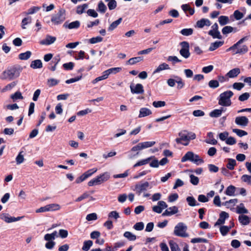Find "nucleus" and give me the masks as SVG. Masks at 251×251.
Masks as SVG:
<instances>
[{"label": "nucleus", "instance_id": "nucleus-1", "mask_svg": "<svg viewBox=\"0 0 251 251\" xmlns=\"http://www.w3.org/2000/svg\"><path fill=\"white\" fill-rule=\"evenodd\" d=\"M22 71V69L20 67H12L2 72L0 76V78L2 80H12L19 76Z\"/></svg>", "mask_w": 251, "mask_h": 251}, {"label": "nucleus", "instance_id": "nucleus-2", "mask_svg": "<svg viewBox=\"0 0 251 251\" xmlns=\"http://www.w3.org/2000/svg\"><path fill=\"white\" fill-rule=\"evenodd\" d=\"M178 136L179 137L176 139V142L184 146H187L190 140L195 139L196 137L194 133L188 132L186 133L185 131L180 132L178 133Z\"/></svg>", "mask_w": 251, "mask_h": 251}, {"label": "nucleus", "instance_id": "nucleus-3", "mask_svg": "<svg viewBox=\"0 0 251 251\" xmlns=\"http://www.w3.org/2000/svg\"><path fill=\"white\" fill-rule=\"evenodd\" d=\"M233 96V93L230 90L221 93L218 98V104L222 106H229L231 105L230 98Z\"/></svg>", "mask_w": 251, "mask_h": 251}, {"label": "nucleus", "instance_id": "nucleus-4", "mask_svg": "<svg viewBox=\"0 0 251 251\" xmlns=\"http://www.w3.org/2000/svg\"><path fill=\"white\" fill-rule=\"evenodd\" d=\"M187 161H189L197 165L202 164L204 162L203 160L199 155L191 151L187 152L181 160V162H185Z\"/></svg>", "mask_w": 251, "mask_h": 251}, {"label": "nucleus", "instance_id": "nucleus-5", "mask_svg": "<svg viewBox=\"0 0 251 251\" xmlns=\"http://www.w3.org/2000/svg\"><path fill=\"white\" fill-rule=\"evenodd\" d=\"M109 177L110 176L109 173L107 172H105L90 180L88 183V185L89 186H93L94 185L100 184L103 182L107 181L109 178Z\"/></svg>", "mask_w": 251, "mask_h": 251}, {"label": "nucleus", "instance_id": "nucleus-6", "mask_svg": "<svg viewBox=\"0 0 251 251\" xmlns=\"http://www.w3.org/2000/svg\"><path fill=\"white\" fill-rule=\"evenodd\" d=\"M65 19V10L60 9L57 13L52 15L51 21L54 25H58L62 24Z\"/></svg>", "mask_w": 251, "mask_h": 251}, {"label": "nucleus", "instance_id": "nucleus-7", "mask_svg": "<svg viewBox=\"0 0 251 251\" xmlns=\"http://www.w3.org/2000/svg\"><path fill=\"white\" fill-rule=\"evenodd\" d=\"M187 226L183 223H179L175 227L174 234L180 237H186L188 236V234L186 232Z\"/></svg>", "mask_w": 251, "mask_h": 251}, {"label": "nucleus", "instance_id": "nucleus-8", "mask_svg": "<svg viewBox=\"0 0 251 251\" xmlns=\"http://www.w3.org/2000/svg\"><path fill=\"white\" fill-rule=\"evenodd\" d=\"M23 218V216L17 217H12L9 214L5 213H1L0 215V219L4 221L6 223L17 222L21 220Z\"/></svg>", "mask_w": 251, "mask_h": 251}, {"label": "nucleus", "instance_id": "nucleus-9", "mask_svg": "<svg viewBox=\"0 0 251 251\" xmlns=\"http://www.w3.org/2000/svg\"><path fill=\"white\" fill-rule=\"evenodd\" d=\"M181 49L179 51L180 55L185 58H188L190 55L189 44L186 41L182 42L180 43Z\"/></svg>", "mask_w": 251, "mask_h": 251}, {"label": "nucleus", "instance_id": "nucleus-10", "mask_svg": "<svg viewBox=\"0 0 251 251\" xmlns=\"http://www.w3.org/2000/svg\"><path fill=\"white\" fill-rule=\"evenodd\" d=\"M149 187L150 184L148 182H140L135 185L134 190L138 195H140L142 192L147 191Z\"/></svg>", "mask_w": 251, "mask_h": 251}, {"label": "nucleus", "instance_id": "nucleus-11", "mask_svg": "<svg viewBox=\"0 0 251 251\" xmlns=\"http://www.w3.org/2000/svg\"><path fill=\"white\" fill-rule=\"evenodd\" d=\"M211 29L208 31V34L211 36L213 38L221 39L222 38L220 31L218 30V25L215 23L212 26Z\"/></svg>", "mask_w": 251, "mask_h": 251}, {"label": "nucleus", "instance_id": "nucleus-12", "mask_svg": "<svg viewBox=\"0 0 251 251\" xmlns=\"http://www.w3.org/2000/svg\"><path fill=\"white\" fill-rule=\"evenodd\" d=\"M130 88L132 94H141L144 92L143 86L140 83L136 85L131 84L130 86Z\"/></svg>", "mask_w": 251, "mask_h": 251}, {"label": "nucleus", "instance_id": "nucleus-13", "mask_svg": "<svg viewBox=\"0 0 251 251\" xmlns=\"http://www.w3.org/2000/svg\"><path fill=\"white\" fill-rule=\"evenodd\" d=\"M249 122V119L245 116H238L235 119V124L242 127L247 126Z\"/></svg>", "mask_w": 251, "mask_h": 251}, {"label": "nucleus", "instance_id": "nucleus-14", "mask_svg": "<svg viewBox=\"0 0 251 251\" xmlns=\"http://www.w3.org/2000/svg\"><path fill=\"white\" fill-rule=\"evenodd\" d=\"M211 24V22L208 19L202 18L197 22L196 26L201 28L204 26H209Z\"/></svg>", "mask_w": 251, "mask_h": 251}, {"label": "nucleus", "instance_id": "nucleus-15", "mask_svg": "<svg viewBox=\"0 0 251 251\" xmlns=\"http://www.w3.org/2000/svg\"><path fill=\"white\" fill-rule=\"evenodd\" d=\"M178 210L177 207L176 206L170 207L167 208L164 213L162 214V215L164 216H171L175 214H176L178 212Z\"/></svg>", "mask_w": 251, "mask_h": 251}, {"label": "nucleus", "instance_id": "nucleus-16", "mask_svg": "<svg viewBox=\"0 0 251 251\" xmlns=\"http://www.w3.org/2000/svg\"><path fill=\"white\" fill-rule=\"evenodd\" d=\"M228 214L226 212H222L220 214V217L215 224V226L221 225L225 223V220L228 217Z\"/></svg>", "mask_w": 251, "mask_h": 251}, {"label": "nucleus", "instance_id": "nucleus-17", "mask_svg": "<svg viewBox=\"0 0 251 251\" xmlns=\"http://www.w3.org/2000/svg\"><path fill=\"white\" fill-rule=\"evenodd\" d=\"M80 22L78 21H75L69 24L67 22H65L63 25V26L65 28L72 29L78 28L80 26Z\"/></svg>", "mask_w": 251, "mask_h": 251}, {"label": "nucleus", "instance_id": "nucleus-18", "mask_svg": "<svg viewBox=\"0 0 251 251\" xmlns=\"http://www.w3.org/2000/svg\"><path fill=\"white\" fill-rule=\"evenodd\" d=\"M152 114L151 111L146 107H142L140 109L138 117L139 118L149 116Z\"/></svg>", "mask_w": 251, "mask_h": 251}, {"label": "nucleus", "instance_id": "nucleus-19", "mask_svg": "<svg viewBox=\"0 0 251 251\" xmlns=\"http://www.w3.org/2000/svg\"><path fill=\"white\" fill-rule=\"evenodd\" d=\"M56 40V38L50 35H47L46 38L40 42L42 45H50L53 43Z\"/></svg>", "mask_w": 251, "mask_h": 251}, {"label": "nucleus", "instance_id": "nucleus-20", "mask_svg": "<svg viewBox=\"0 0 251 251\" xmlns=\"http://www.w3.org/2000/svg\"><path fill=\"white\" fill-rule=\"evenodd\" d=\"M238 220L240 223L243 226H246L250 223V218L245 215H240L238 217Z\"/></svg>", "mask_w": 251, "mask_h": 251}, {"label": "nucleus", "instance_id": "nucleus-21", "mask_svg": "<svg viewBox=\"0 0 251 251\" xmlns=\"http://www.w3.org/2000/svg\"><path fill=\"white\" fill-rule=\"evenodd\" d=\"M236 212L237 213L241 215H244V214H248L249 213L248 209L245 208L244 204L242 203H241L236 206Z\"/></svg>", "mask_w": 251, "mask_h": 251}, {"label": "nucleus", "instance_id": "nucleus-22", "mask_svg": "<svg viewBox=\"0 0 251 251\" xmlns=\"http://www.w3.org/2000/svg\"><path fill=\"white\" fill-rule=\"evenodd\" d=\"M240 73V70L239 68H236L230 70L226 74V76L229 78H234L238 76Z\"/></svg>", "mask_w": 251, "mask_h": 251}, {"label": "nucleus", "instance_id": "nucleus-23", "mask_svg": "<svg viewBox=\"0 0 251 251\" xmlns=\"http://www.w3.org/2000/svg\"><path fill=\"white\" fill-rule=\"evenodd\" d=\"M58 237V232L54 231L52 233H47L44 236V239L47 241H53L56 238Z\"/></svg>", "mask_w": 251, "mask_h": 251}, {"label": "nucleus", "instance_id": "nucleus-24", "mask_svg": "<svg viewBox=\"0 0 251 251\" xmlns=\"http://www.w3.org/2000/svg\"><path fill=\"white\" fill-rule=\"evenodd\" d=\"M181 8L186 15L187 11L189 12L190 15H193L195 13V9L191 8L188 4L181 5Z\"/></svg>", "mask_w": 251, "mask_h": 251}, {"label": "nucleus", "instance_id": "nucleus-25", "mask_svg": "<svg viewBox=\"0 0 251 251\" xmlns=\"http://www.w3.org/2000/svg\"><path fill=\"white\" fill-rule=\"evenodd\" d=\"M122 21L123 19L122 18H120L117 20L112 22L108 27V30L112 31L114 30L122 23Z\"/></svg>", "mask_w": 251, "mask_h": 251}, {"label": "nucleus", "instance_id": "nucleus-26", "mask_svg": "<svg viewBox=\"0 0 251 251\" xmlns=\"http://www.w3.org/2000/svg\"><path fill=\"white\" fill-rule=\"evenodd\" d=\"M248 38L247 36L244 37L242 38H241L240 40H239L236 43L234 44L233 46L229 48L226 50L227 51H230V50H234L236 49L237 48L238 46L243 43L244 42L248 40Z\"/></svg>", "mask_w": 251, "mask_h": 251}, {"label": "nucleus", "instance_id": "nucleus-27", "mask_svg": "<svg viewBox=\"0 0 251 251\" xmlns=\"http://www.w3.org/2000/svg\"><path fill=\"white\" fill-rule=\"evenodd\" d=\"M169 69H170V67H169V65L165 63H163L160 64L157 67V68L154 70V71L153 72V74H155L156 73H158L162 71L165 70H169Z\"/></svg>", "mask_w": 251, "mask_h": 251}, {"label": "nucleus", "instance_id": "nucleus-28", "mask_svg": "<svg viewBox=\"0 0 251 251\" xmlns=\"http://www.w3.org/2000/svg\"><path fill=\"white\" fill-rule=\"evenodd\" d=\"M248 50V47L246 45H243L233 51H234V54H244L246 53Z\"/></svg>", "mask_w": 251, "mask_h": 251}, {"label": "nucleus", "instance_id": "nucleus-29", "mask_svg": "<svg viewBox=\"0 0 251 251\" xmlns=\"http://www.w3.org/2000/svg\"><path fill=\"white\" fill-rule=\"evenodd\" d=\"M153 158H154V156H151L147 158L140 160L138 162H137L136 164H135L133 167H137L138 166L147 164Z\"/></svg>", "mask_w": 251, "mask_h": 251}, {"label": "nucleus", "instance_id": "nucleus-30", "mask_svg": "<svg viewBox=\"0 0 251 251\" xmlns=\"http://www.w3.org/2000/svg\"><path fill=\"white\" fill-rule=\"evenodd\" d=\"M224 44V42L222 41H216L211 44L209 50L210 51H214L220 47L222 46Z\"/></svg>", "mask_w": 251, "mask_h": 251}, {"label": "nucleus", "instance_id": "nucleus-31", "mask_svg": "<svg viewBox=\"0 0 251 251\" xmlns=\"http://www.w3.org/2000/svg\"><path fill=\"white\" fill-rule=\"evenodd\" d=\"M186 201L190 206H199L200 204L197 202L195 199L192 196H189L186 198Z\"/></svg>", "mask_w": 251, "mask_h": 251}, {"label": "nucleus", "instance_id": "nucleus-32", "mask_svg": "<svg viewBox=\"0 0 251 251\" xmlns=\"http://www.w3.org/2000/svg\"><path fill=\"white\" fill-rule=\"evenodd\" d=\"M207 136L209 139L205 140L206 143L211 145H216L217 143V141L213 138V134L212 132H208L207 133Z\"/></svg>", "mask_w": 251, "mask_h": 251}, {"label": "nucleus", "instance_id": "nucleus-33", "mask_svg": "<svg viewBox=\"0 0 251 251\" xmlns=\"http://www.w3.org/2000/svg\"><path fill=\"white\" fill-rule=\"evenodd\" d=\"M233 226H234L233 223H232L231 224V225L229 226H221L220 229V232L223 236H225L227 234V233L229 230V229Z\"/></svg>", "mask_w": 251, "mask_h": 251}, {"label": "nucleus", "instance_id": "nucleus-34", "mask_svg": "<svg viewBox=\"0 0 251 251\" xmlns=\"http://www.w3.org/2000/svg\"><path fill=\"white\" fill-rule=\"evenodd\" d=\"M143 60V57L142 56H138V57H133L130 59H129L127 62V64L129 65H134L136 64V63L139 62Z\"/></svg>", "mask_w": 251, "mask_h": 251}, {"label": "nucleus", "instance_id": "nucleus-35", "mask_svg": "<svg viewBox=\"0 0 251 251\" xmlns=\"http://www.w3.org/2000/svg\"><path fill=\"white\" fill-rule=\"evenodd\" d=\"M31 55L30 51H26L25 52L21 53L19 54V58L22 60H25L29 59Z\"/></svg>", "mask_w": 251, "mask_h": 251}, {"label": "nucleus", "instance_id": "nucleus-36", "mask_svg": "<svg viewBox=\"0 0 251 251\" xmlns=\"http://www.w3.org/2000/svg\"><path fill=\"white\" fill-rule=\"evenodd\" d=\"M40 9V7L33 6L27 10V11L25 12L24 14L25 15H32L37 12Z\"/></svg>", "mask_w": 251, "mask_h": 251}, {"label": "nucleus", "instance_id": "nucleus-37", "mask_svg": "<svg viewBox=\"0 0 251 251\" xmlns=\"http://www.w3.org/2000/svg\"><path fill=\"white\" fill-rule=\"evenodd\" d=\"M30 67L33 69H39L42 67V63L40 60L37 59L32 61Z\"/></svg>", "mask_w": 251, "mask_h": 251}, {"label": "nucleus", "instance_id": "nucleus-38", "mask_svg": "<svg viewBox=\"0 0 251 251\" xmlns=\"http://www.w3.org/2000/svg\"><path fill=\"white\" fill-rule=\"evenodd\" d=\"M124 236L130 241H135L137 238L135 235L129 231H126L124 234Z\"/></svg>", "mask_w": 251, "mask_h": 251}, {"label": "nucleus", "instance_id": "nucleus-39", "mask_svg": "<svg viewBox=\"0 0 251 251\" xmlns=\"http://www.w3.org/2000/svg\"><path fill=\"white\" fill-rule=\"evenodd\" d=\"M32 18L31 17H27L24 18L21 23V26L22 28L24 29H26V25L28 24H29L31 23Z\"/></svg>", "mask_w": 251, "mask_h": 251}, {"label": "nucleus", "instance_id": "nucleus-40", "mask_svg": "<svg viewBox=\"0 0 251 251\" xmlns=\"http://www.w3.org/2000/svg\"><path fill=\"white\" fill-rule=\"evenodd\" d=\"M49 211L59 210L61 208L59 204L57 203H51L47 205Z\"/></svg>", "mask_w": 251, "mask_h": 251}, {"label": "nucleus", "instance_id": "nucleus-41", "mask_svg": "<svg viewBox=\"0 0 251 251\" xmlns=\"http://www.w3.org/2000/svg\"><path fill=\"white\" fill-rule=\"evenodd\" d=\"M17 84V82L15 81H13L7 85H6L4 88H3L1 90V92L2 93H4L6 91L11 90L12 88H13Z\"/></svg>", "mask_w": 251, "mask_h": 251}, {"label": "nucleus", "instance_id": "nucleus-42", "mask_svg": "<svg viewBox=\"0 0 251 251\" xmlns=\"http://www.w3.org/2000/svg\"><path fill=\"white\" fill-rule=\"evenodd\" d=\"M107 3V6L109 10H112L117 7V2L115 0H105Z\"/></svg>", "mask_w": 251, "mask_h": 251}, {"label": "nucleus", "instance_id": "nucleus-43", "mask_svg": "<svg viewBox=\"0 0 251 251\" xmlns=\"http://www.w3.org/2000/svg\"><path fill=\"white\" fill-rule=\"evenodd\" d=\"M236 190V188L235 186L233 185L229 186L226 189V194L230 196H232L235 195V192Z\"/></svg>", "mask_w": 251, "mask_h": 251}, {"label": "nucleus", "instance_id": "nucleus-44", "mask_svg": "<svg viewBox=\"0 0 251 251\" xmlns=\"http://www.w3.org/2000/svg\"><path fill=\"white\" fill-rule=\"evenodd\" d=\"M107 10V7L102 1H100L98 5L97 10L101 13H104Z\"/></svg>", "mask_w": 251, "mask_h": 251}, {"label": "nucleus", "instance_id": "nucleus-45", "mask_svg": "<svg viewBox=\"0 0 251 251\" xmlns=\"http://www.w3.org/2000/svg\"><path fill=\"white\" fill-rule=\"evenodd\" d=\"M219 22L221 25H224L229 23V18L226 16H221L219 18Z\"/></svg>", "mask_w": 251, "mask_h": 251}, {"label": "nucleus", "instance_id": "nucleus-46", "mask_svg": "<svg viewBox=\"0 0 251 251\" xmlns=\"http://www.w3.org/2000/svg\"><path fill=\"white\" fill-rule=\"evenodd\" d=\"M93 245V242L91 240L85 241L83 243L82 249L84 251H88Z\"/></svg>", "mask_w": 251, "mask_h": 251}, {"label": "nucleus", "instance_id": "nucleus-47", "mask_svg": "<svg viewBox=\"0 0 251 251\" xmlns=\"http://www.w3.org/2000/svg\"><path fill=\"white\" fill-rule=\"evenodd\" d=\"M236 165V162L235 159H228V162L226 165V167L230 170H233L234 169V167Z\"/></svg>", "mask_w": 251, "mask_h": 251}, {"label": "nucleus", "instance_id": "nucleus-48", "mask_svg": "<svg viewBox=\"0 0 251 251\" xmlns=\"http://www.w3.org/2000/svg\"><path fill=\"white\" fill-rule=\"evenodd\" d=\"M241 180L247 184L251 185V176L244 175L241 177Z\"/></svg>", "mask_w": 251, "mask_h": 251}, {"label": "nucleus", "instance_id": "nucleus-49", "mask_svg": "<svg viewBox=\"0 0 251 251\" xmlns=\"http://www.w3.org/2000/svg\"><path fill=\"white\" fill-rule=\"evenodd\" d=\"M108 217L109 219H113L116 221L120 218V215L119 213L116 211H112L109 213Z\"/></svg>", "mask_w": 251, "mask_h": 251}, {"label": "nucleus", "instance_id": "nucleus-50", "mask_svg": "<svg viewBox=\"0 0 251 251\" xmlns=\"http://www.w3.org/2000/svg\"><path fill=\"white\" fill-rule=\"evenodd\" d=\"M233 16L236 20H240L244 17V14L238 10H236L234 11Z\"/></svg>", "mask_w": 251, "mask_h": 251}, {"label": "nucleus", "instance_id": "nucleus-51", "mask_svg": "<svg viewBox=\"0 0 251 251\" xmlns=\"http://www.w3.org/2000/svg\"><path fill=\"white\" fill-rule=\"evenodd\" d=\"M142 146L143 149H147L150 147H152L155 144V141H146L144 142H141Z\"/></svg>", "mask_w": 251, "mask_h": 251}, {"label": "nucleus", "instance_id": "nucleus-52", "mask_svg": "<svg viewBox=\"0 0 251 251\" xmlns=\"http://www.w3.org/2000/svg\"><path fill=\"white\" fill-rule=\"evenodd\" d=\"M180 33L184 36H190L193 33L192 28H184L180 31Z\"/></svg>", "mask_w": 251, "mask_h": 251}, {"label": "nucleus", "instance_id": "nucleus-53", "mask_svg": "<svg viewBox=\"0 0 251 251\" xmlns=\"http://www.w3.org/2000/svg\"><path fill=\"white\" fill-rule=\"evenodd\" d=\"M11 98L13 100H23L24 97H23L22 93L20 91H17L14 94L11 96Z\"/></svg>", "mask_w": 251, "mask_h": 251}, {"label": "nucleus", "instance_id": "nucleus-54", "mask_svg": "<svg viewBox=\"0 0 251 251\" xmlns=\"http://www.w3.org/2000/svg\"><path fill=\"white\" fill-rule=\"evenodd\" d=\"M88 7V5L87 4H83L81 5H79L76 8V13L78 14H81L84 12V10Z\"/></svg>", "mask_w": 251, "mask_h": 251}, {"label": "nucleus", "instance_id": "nucleus-55", "mask_svg": "<svg viewBox=\"0 0 251 251\" xmlns=\"http://www.w3.org/2000/svg\"><path fill=\"white\" fill-rule=\"evenodd\" d=\"M23 151H20L16 158V161L17 164L19 165L24 161V156L23 154Z\"/></svg>", "mask_w": 251, "mask_h": 251}, {"label": "nucleus", "instance_id": "nucleus-56", "mask_svg": "<svg viewBox=\"0 0 251 251\" xmlns=\"http://www.w3.org/2000/svg\"><path fill=\"white\" fill-rule=\"evenodd\" d=\"M175 77L176 78V83L177 84V89H180L182 88L184 86V83L183 82L181 78L177 76H175Z\"/></svg>", "mask_w": 251, "mask_h": 251}, {"label": "nucleus", "instance_id": "nucleus-57", "mask_svg": "<svg viewBox=\"0 0 251 251\" xmlns=\"http://www.w3.org/2000/svg\"><path fill=\"white\" fill-rule=\"evenodd\" d=\"M233 132L236 133L239 137H242L248 134L246 131L237 128L233 129Z\"/></svg>", "mask_w": 251, "mask_h": 251}, {"label": "nucleus", "instance_id": "nucleus-58", "mask_svg": "<svg viewBox=\"0 0 251 251\" xmlns=\"http://www.w3.org/2000/svg\"><path fill=\"white\" fill-rule=\"evenodd\" d=\"M190 178V182L194 185H197L199 182V178L194 176V175L191 174L189 176Z\"/></svg>", "mask_w": 251, "mask_h": 251}, {"label": "nucleus", "instance_id": "nucleus-59", "mask_svg": "<svg viewBox=\"0 0 251 251\" xmlns=\"http://www.w3.org/2000/svg\"><path fill=\"white\" fill-rule=\"evenodd\" d=\"M222 115L221 114V111L219 110V109H215L211 111L210 114L209 116L213 118H217L220 117Z\"/></svg>", "mask_w": 251, "mask_h": 251}, {"label": "nucleus", "instance_id": "nucleus-60", "mask_svg": "<svg viewBox=\"0 0 251 251\" xmlns=\"http://www.w3.org/2000/svg\"><path fill=\"white\" fill-rule=\"evenodd\" d=\"M169 245L171 251H181L176 243L174 242H170Z\"/></svg>", "mask_w": 251, "mask_h": 251}, {"label": "nucleus", "instance_id": "nucleus-61", "mask_svg": "<svg viewBox=\"0 0 251 251\" xmlns=\"http://www.w3.org/2000/svg\"><path fill=\"white\" fill-rule=\"evenodd\" d=\"M208 86L209 87L213 89L216 88L219 86V81L216 80H211L209 81Z\"/></svg>", "mask_w": 251, "mask_h": 251}, {"label": "nucleus", "instance_id": "nucleus-62", "mask_svg": "<svg viewBox=\"0 0 251 251\" xmlns=\"http://www.w3.org/2000/svg\"><path fill=\"white\" fill-rule=\"evenodd\" d=\"M234 28L231 26H226L222 29V33L223 34H227L231 33L233 31Z\"/></svg>", "mask_w": 251, "mask_h": 251}, {"label": "nucleus", "instance_id": "nucleus-63", "mask_svg": "<svg viewBox=\"0 0 251 251\" xmlns=\"http://www.w3.org/2000/svg\"><path fill=\"white\" fill-rule=\"evenodd\" d=\"M144 224L143 222H138L133 226V228L136 230L140 231L144 229Z\"/></svg>", "mask_w": 251, "mask_h": 251}, {"label": "nucleus", "instance_id": "nucleus-64", "mask_svg": "<svg viewBox=\"0 0 251 251\" xmlns=\"http://www.w3.org/2000/svg\"><path fill=\"white\" fill-rule=\"evenodd\" d=\"M102 41V38L100 36H97L96 37H93L89 39V42L91 44H96L97 43L100 42Z\"/></svg>", "mask_w": 251, "mask_h": 251}]
</instances>
